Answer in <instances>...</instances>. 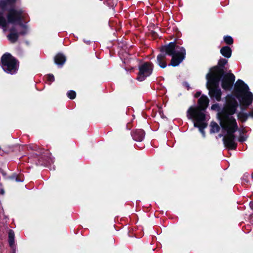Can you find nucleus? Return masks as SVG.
I'll return each instance as SVG.
<instances>
[{
    "mask_svg": "<svg viewBox=\"0 0 253 253\" xmlns=\"http://www.w3.org/2000/svg\"><path fill=\"white\" fill-rule=\"evenodd\" d=\"M236 98L239 100L242 110H246L253 101V94L250 91L249 87L240 79L235 84L233 93L226 95L224 106L221 111L217 113L221 127L227 131L225 137L236 138L234 133L238 126L235 119L232 116L236 112L239 105Z\"/></svg>",
    "mask_w": 253,
    "mask_h": 253,
    "instance_id": "obj_1",
    "label": "nucleus"
},
{
    "mask_svg": "<svg viewBox=\"0 0 253 253\" xmlns=\"http://www.w3.org/2000/svg\"><path fill=\"white\" fill-rule=\"evenodd\" d=\"M18 0H0V27L5 28L8 23L25 27L23 23L27 13L22 8L14 6Z\"/></svg>",
    "mask_w": 253,
    "mask_h": 253,
    "instance_id": "obj_2",
    "label": "nucleus"
},
{
    "mask_svg": "<svg viewBox=\"0 0 253 253\" xmlns=\"http://www.w3.org/2000/svg\"><path fill=\"white\" fill-rule=\"evenodd\" d=\"M180 41L175 40L174 41L162 46L160 51L166 56H171L169 66L176 67L178 66L185 58L186 50L183 46H180Z\"/></svg>",
    "mask_w": 253,
    "mask_h": 253,
    "instance_id": "obj_3",
    "label": "nucleus"
},
{
    "mask_svg": "<svg viewBox=\"0 0 253 253\" xmlns=\"http://www.w3.org/2000/svg\"><path fill=\"white\" fill-rule=\"evenodd\" d=\"M209 99L206 95H202L198 100V105L196 107H190L187 111V115L191 116V118H194L197 115L201 120H204L206 118L205 112L209 106Z\"/></svg>",
    "mask_w": 253,
    "mask_h": 253,
    "instance_id": "obj_4",
    "label": "nucleus"
},
{
    "mask_svg": "<svg viewBox=\"0 0 253 253\" xmlns=\"http://www.w3.org/2000/svg\"><path fill=\"white\" fill-rule=\"evenodd\" d=\"M1 66L8 74H16L19 68V61L9 53L3 54L0 59Z\"/></svg>",
    "mask_w": 253,
    "mask_h": 253,
    "instance_id": "obj_5",
    "label": "nucleus"
},
{
    "mask_svg": "<svg viewBox=\"0 0 253 253\" xmlns=\"http://www.w3.org/2000/svg\"><path fill=\"white\" fill-rule=\"evenodd\" d=\"M226 73L224 69H220L218 67L213 66L210 69V72L206 75V78L208 84L217 85L221 78Z\"/></svg>",
    "mask_w": 253,
    "mask_h": 253,
    "instance_id": "obj_6",
    "label": "nucleus"
},
{
    "mask_svg": "<svg viewBox=\"0 0 253 253\" xmlns=\"http://www.w3.org/2000/svg\"><path fill=\"white\" fill-rule=\"evenodd\" d=\"M154 65L152 62H145L139 66V72L136 79L142 82L150 76L153 72Z\"/></svg>",
    "mask_w": 253,
    "mask_h": 253,
    "instance_id": "obj_7",
    "label": "nucleus"
},
{
    "mask_svg": "<svg viewBox=\"0 0 253 253\" xmlns=\"http://www.w3.org/2000/svg\"><path fill=\"white\" fill-rule=\"evenodd\" d=\"M33 149L35 150H38V152L41 154L40 157L37 162V165L44 166L49 163L50 160L51 154L48 150H44L39 148L37 146H34Z\"/></svg>",
    "mask_w": 253,
    "mask_h": 253,
    "instance_id": "obj_8",
    "label": "nucleus"
},
{
    "mask_svg": "<svg viewBox=\"0 0 253 253\" xmlns=\"http://www.w3.org/2000/svg\"><path fill=\"white\" fill-rule=\"evenodd\" d=\"M235 80V76L231 73H226L220 80L222 88L225 90H230Z\"/></svg>",
    "mask_w": 253,
    "mask_h": 253,
    "instance_id": "obj_9",
    "label": "nucleus"
},
{
    "mask_svg": "<svg viewBox=\"0 0 253 253\" xmlns=\"http://www.w3.org/2000/svg\"><path fill=\"white\" fill-rule=\"evenodd\" d=\"M219 84L217 85H212L207 83L206 86L209 90V94L212 99H215L217 101H220L221 100L222 92L219 87Z\"/></svg>",
    "mask_w": 253,
    "mask_h": 253,
    "instance_id": "obj_10",
    "label": "nucleus"
},
{
    "mask_svg": "<svg viewBox=\"0 0 253 253\" xmlns=\"http://www.w3.org/2000/svg\"><path fill=\"white\" fill-rule=\"evenodd\" d=\"M187 117L188 119L195 121V122L194 124V127H198L199 129V131L202 133L204 134V129L208 125L206 123L204 122L206 121V117L204 118V120H201L199 118V116L197 115H196L194 118H191V116L189 115H187Z\"/></svg>",
    "mask_w": 253,
    "mask_h": 253,
    "instance_id": "obj_11",
    "label": "nucleus"
},
{
    "mask_svg": "<svg viewBox=\"0 0 253 253\" xmlns=\"http://www.w3.org/2000/svg\"><path fill=\"white\" fill-rule=\"evenodd\" d=\"M235 137H224L223 142L225 147L230 150H236L237 147V143L235 141Z\"/></svg>",
    "mask_w": 253,
    "mask_h": 253,
    "instance_id": "obj_12",
    "label": "nucleus"
},
{
    "mask_svg": "<svg viewBox=\"0 0 253 253\" xmlns=\"http://www.w3.org/2000/svg\"><path fill=\"white\" fill-rule=\"evenodd\" d=\"M145 135V132L142 129H136L131 131V135L133 139L136 141H142Z\"/></svg>",
    "mask_w": 253,
    "mask_h": 253,
    "instance_id": "obj_13",
    "label": "nucleus"
},
{
    "mask_svg": "<svg viewBox=\"0 0 253 253\" xmlns=\"http://www.w3.org/2000/svg\"><path fill=\"white\" fill-rule=\"evenodd\" d=\"M54 61L57 65L62 67L66 61V57L63 53H58L54 56Z\"/></svg>",
    "mask_w": 253,
    "mask_h": 253,
    "instance_id": "obj_14",
    "label": "nucleus"
},
{
    "mask_svg": "<svg viewBox=\"0 0 253 253\" xmlns=\"http://www.w3.org/2000/svg\"><path fill=\"white\" fill-rule=\"evenodd\" d=\"M156 63L162 68H165L167 66L166 56L161 52L157 56Z\"/></svg>",
    "mask_w": 253,
    "mask_h": 253,
    "instance_id": "obj_15",
    "label": "nucleus"
},
{
    "mask_svg": "<svg viewBox=\"0 0 253 253\" xmlns=\"http://www.w3.org/2000/svg\"><path fill=\"white\" fill-rule=\"evenodd\" d=\"M220 52L224 57L229 58L231 56L232 49L228 46H224L220 49Z\"/></svg>",
    "mask_w": 253,
    "mask_h": 253,
    "instance_id": "obj_16",
    "label": "nucleus"
},
{
    "mask_svg": "<svg viewBox=\"0 0 253 253\" xmlns=\"http://www.w3.org/2000/svg\"><path fill=\"white\" fill-rule=\"evenodd\" d=\"M210 126L211 127L210 129L211 133H214L215 132H218L219 131L220 129L219 126L216 123L214 122H211Z\"/></svg>",
    "mask_w": 253,
    "mask_h": 253,
    "instance_id": "obj_17",
    "label": "nucleus"
},
{
    "mask_svg": "<svg viewBox=\"0 0 253 253\" xmlns=\"http://www.w3.org/2000/svg\"><path fill=\"white\" fill-rule=\"evenodd\" d=\"M7 38L11 42L15 43L18 39L19 34L18 33H9L7 36Z\"/></svg>",
    "mask_w": 253,
    "mask_h": 253,
    "instance_id": "obj_18",
    "label": "nucleus"
},
{
    "mask_svg": "<svg viewBox=\"0 0 253 253\" xmlns=\"http://www.w3.org/2000/svg\"><path fill=\"white\" fill-rule=\"evenodd\" d=\"M228 62L227 60L224 58H220L218 62L217 65L216 66H215V67H218V68L220 69H224V70H226V68L225 67L226 64H227Z\"/></svg>",
    "mask_w": 253,
    "mask_h": 253,
    "instance_id": "obj_19",
    "label": "nucleus"
},
{
    "mask_svg": "<svg viewBox=\"0 0 253 253\" xmlns=\"http://www.w3.org/2000/svg\"><path fill=\"white\" fill-rule=\"evenodd\" d=\"M237 117L242 123H244L247 121L249 115L248 113L240 112L238 114Z\"/></svg>",
    "mask_w": 253,
    "mask_h": 253,
    "instance_id": "obj_20",
    "label": "nucleus"
},
{
    "mask_svg": "<svg viewBox=\"0 0 253 253\" xmlns=\"http://www.w3.org/2000/svg\"><path fill=\"white\" fill-rule=\"evenodd\" d=\"M14 242V233L12 230L8 232V243L10 247H12Z\"/></svg>",
    "mask_w": 253,
    "mask_h": 253,
    "instance_id": "obj_21",
    "label": "nucleus"
},
{
    "mask_svg": "<svg viewBox=\"0 0 253 253\" xmlns=\"http://www.w3.org/2000/svg\"><path fill=\"white\" fill-rule=\"evenodd\" d=\"M9 178L11 180H15L16 182H22L23 181V179L21 175H17L15 173L10 176Z\"/></svg>",
    "mask_w": 253,
    "mask_h": 253,
    "instance_id": "obj_22",
    "label": "nucleus"
},
{
    "mask_svg": "<svg viewBox=\"0 0 253 253\" xmlns=\"http://www.w3.org/2000/svg\"><path fill=\"white\" fill-rule=\"evenodd\" d=\"M224 42L228 45H232L234 42V40L230 36H225L223 38Z\"/></svg>",
    "mask_w": 253,
    "mask_h": 253,
    "instance_id": "obj_23",
    "label": "nucleus"
},
{
    "mask_svg": "<svg viewBox=\"0 0 253 253\" xmlns=\"http://www.w3.org/2000/svg\"><path fill=\"white\" fill-rule=\"evenodd\" d=\"M34 146H35V145H29L28 148L31 150H34L35 152H33L32 153V156L34 157V158H37L38 159V160L39 159V158L41 156V154H39V153L38 152V150H35L32 148H34Z\"/></svg>",
    "mask_w": 253,
    "mask_h": 253,
    "instance_id": "obj_24",
    "label": "nucleus"
},
{
    "mask_svg": "<svg viewBox=\"0 0 253 253\" xmlns=\"http://www.w3.org/2000/svg\"><path fill=\"white\" fill-rule=\"evenodd\" d=\"M67 95L70 99H74L76 97V93L74 90H69L67 92Z\"/></svg>",
    "mask_w": 253,
    "mask_h": 253,
    "instance_id": "obj_25",
    "label": "nucleus"
},
{
    "mask_svg": "<svg viewBox=\"0 0 253 253\" xmlns=\"http://www.w3.org/2000/svg\"><path fill=\"white\" fill-rule=\"evenodd\" d=\"M211 109L212 110H216V111H219V112H220L219 111L220 110V108L219 105V104L215 103V104H212L211 106ZM221 111V110L220 111V112Z\"/></svg>",
    "mask_w": 253,
    "mask_h": 253,
    "instance_id": "obj_26",
    "label": "nucleus"
},
{
    "mask_svg": "<svg viewBox=\"0 0 253 253\" xmlns=\"http://www.w3.org/2000/svg\"><path fill=\"white\" fill-rule=\"evenodd\" d=\"M25 27H22L23 28V30L21 31H20L19 33H18L19 34V35L24 36L27 34V33H28L27 26L25 24Z\"/></svg>",
    "mask_w": 253,
    "mask_h": 253,
    "instance_id": "obj_27",
    "label": "nucleus"
},
{
    "mask_svg": "<svg viewBox=\"0 0 253 253\" xmlns=\"http://www.w3.org/2000/svg\"><path fill=\"white\" fill-rule=\"evenodd\" d=\"M46 79L48 82H53L55 80L54 76L52 74H49L46 75Z\"/></svg>",
    "mask_w": 253,
    "mask_h": 253,
    "instance_id": "obj_28",
    "label": "nucleus"
},
{
    "mask_svg": "<svg viewBox=\"0 0 253 253\" xmlns=\"http://www.w3.org/2000/svg\"><path fill=\"white\" fill-rule=\"evenodd\" d=\"M239 141L242 142L246 140V138L244 136H240L238 139Z\"/></svg>",
    "mask_w": 253,
    "mask_h": 253,
    "instance_id": "obj_29",
    "label": "nucleus"
},
{
    "mask_svg": "<svg viewBox=\"0 0 253 253\" xmlns=\"http://www.w3.org/2000/svg\"><path fill=\"white\" fill-rule=\"evenodd\" d=\"M201 95V91H197L196 93L194 95V97L195 98H198L200 97V96Z\"/></svg>",
    "mask_w": 253,
    "mask_h": 253,
    "instance_id": "obj_30",
    "label": "nucleus"
},
{
    "mask_svg": "<svg viewBox=\"0 0 253 253\" xmlns=\"http://www.w3.org/2000/svg\"><path fill=\"white\" fill-rule=\"evenodd\" d=\"M9 32H10V33H17L16 32V29L14 27H12L11 29H10Z\"/></svg>",
    "mask_w": 253,
    "mask_h": 253,
    "instance_id": "obj_31",
    "label": "nucleus"
},
{
    "mask_svg": "<svg viewBox=\"0 0 253 253\" xmlns=\"http://www.w3.org/2000/svg\"><path fill=\"white\" fill-rule=\"evenodd\" d=\"M184 85L187 88V89L188 90L189 89V88H190L189 84L187 82H184Z\"/></svg>",
    "mask_w": 253,
    "mask_h": 253,
    "instance_id": "obj_32",
    "label": "nucleus"
},
{
    "mask_svg": "<svg viewBox=\"0 0 253 253\" xmlns=\"http://www.w3.org/2000/svg\"><path fill=\"white\" fill-rule=\"evenodd\" d=\"M249 115V117H251L253 118V110L252 111H250L249 113H248Z\"/></svg>",
    "mask_w": 253,
    "mask_h": 253,
    "instance_id": "obj_33",
    "label": "nucleus"
},
{
    "mask_svg": "<svg viewBox=\"0 0 253 253\" xmlns=\"http://www.w3.org/2000/svg\"><path fill=\"white\" fill-rule=\"evenodd\" d=\"M250 206L251 207V208L253 210V201H251L250 203Z\"/></svg>",
    "mask_w": 253,
    "mask_h": 253,
    "instance_id": "obj_34",
    "label": "nucleus"
},
{
    "mask_svg": "<svg viewBox=\"0 0 253 253\" xmlns=\"http://www.w3.org/2000/svg\"><path fill=\"white\" fill-rule=\"evenodd\" d=\"M4 190H3V189H1V193L2 194H4Z\"/></svg>",
    "mask_w": 253,
    "mask_h": 253,
    "instance_id": "obj_35",
    "label": "nucleus"
},
{
    "mask_svg": "<svg viewBox=\"0 0 253 253\" xmlns=\"http://www.w3.org/2000/svg\"><path fill=\"white\" fill-rule=\"evenodd\" d=\"M152 34H153V36H154L156 34V33L155 32H153Z\"/></svg>",
    "mask_w": 253,
    "mask_h": 253,
    "instance_id": "obj_36",
    "label": "nucleus"
},
{
    "mask_svg": "<svg viewBox=\"0 0 253 253\" xmlns=\"http://www.w3.org/2000/svg\"><path fill=\"white\" fill-rule=\"evenodd\" d=\"M11 253H15V251L14 250H13Z\"/></svg>",
    "mask_w": 253,
    "mask_h": 253,
    "instance_id": "obj_37",
    "label": "nucleus"
}]
</instances>
